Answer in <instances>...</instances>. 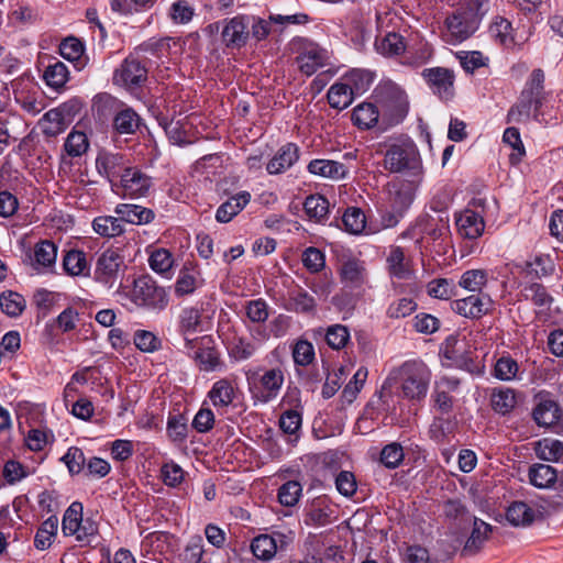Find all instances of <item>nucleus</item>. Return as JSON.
Masks as SVG:
<instances>
[{
  "mask_svg": "<svg viewBox=\"0 0 563 563\" xmlns=\"http://www.w3.org/2000/svg\"><path fill=\"white\" fill-rule=\"evenodd\" d=\"M431 380V372L420 361H407L390 371L386 383L398 384L401 396L410 401L426 398Z\"/></svg>",
  "mask_w": 563,
  "mask_h": 563,
  "instance_id": "f257e3e1",
  "label": "nucleus"
},
{
  "mask_svg": "<svg viewBox=\"0 0 563 563\" xmlns=\"http://www.w3.org/2000/svg\"><path fill=\"white\" fill-rule=\"evenodd\" d=\"M383 166L391 174H408L419 178L423 174L419 150L408 136L397 137L387 145Z\"/></svg>",
  "mask_w": 563,
  "mask_h": 563,
  "instance_id": "f03ea898",
  "label": "nucleus"
},
{
  "mask_svg": "<svg viewBox=\"0 0 563 563\" xmlns=\"http://www.w3.org/2000/svg\"><path fill=\"white\" fill-rule=\"evenodd\" d=\"M120 300L128 299L136 308L161 311L168 303L166 290L148 276L134 278L132 284H120L117 291Z\"/></svg>",
  "mask_w": 563,
  "mask_h": 563,
  "instance_id": "7ed1b4c3",
  "label": "nucleus"
},
{
  "mask_svg": "<svg viewBox=\"0 0 563 563\" xmlns=\"http://www.w3.org/2000/svg\"><path fill=\"white\" fill-rule=\"evenodd\" d=\"M488 10V0H462L459 8L445 20L449 41L463 42L478 29Z\"/></svg>",
  "mask_w": 563,
  "mask_h": 563,
  "instance_id": "20e7f679",
  "label": "nucleus"
},
{
  "mask_svg": "<svg viewBox=\"0 0 563 563\" xmlns=\"http://www.w3.org/2000/svg\"><path fill=\"white\" fill-rule=\"evenodd\" d=\"M373 98L385 124L383 130L399 124L406 118L409 110L408 97L398 85L391 81L379 84Z\"/></svg>",
  "mask_w": 563,
  "mask_h": 563,
  "instance_id": "39448f33",
  "label": "nucleus"
},
{
  "mask_svg": "<svg viewBox=\"0 0 563 563\" xmlns=\"http://www.w3.org/2000/svg\"><path fill=\"white\" fill-rule=\"evenodd\" d=\"M417 190L416 180L395 178L386 185L389 211L383 217L386 227H394L404 217L413 202Z\"/></svg>",
  "mask_w": 563,
  "mask_h": 563,
  "instance_id": "423d86ee",
  "label": "nucleus"
},
{
  "mask_svg": "<svg viewBox=\"0 0 563 563\" xmlns=\"http://www.w3.org/2000/svg\"><path fill=\"white\" fill-rule=\"evenodd\" d=\"M442 353L455 366L471 374L481 375L484 372V365L474 357L475 350L464 339L461 340L456 335L448 336Z\"/></svg>",
  "mask_w": 563,
  "mask_h": 563,
  "instance_id": "0eeeda50",
  "label": "nucleus"
},
{
  "mask_svg": "<svg viewBox=\"0 0 563 563\" xmlns=\"http://www.w3.org/2000/svg\"><path fill=\"white\" fill-rule=\"evenodd\" d=\"M147 79V68L134 55L126 57L113 74L115 85L134 89Z\"/></svg>",
  "mask_w": 563,
  "mask_h": 563,
  "instance_id": "6e6552de",
  "label": "nucleus"
},
{
  "mask_svg": "<svg viewBox=\"0 0 563 563\" xmlns=\"http://www.w3.org/2000/svg\"><path fill=\"white\" fill-rule=\"evenodd\" d=\"M284 380V373L280 368L267 369L261 376L255 372L247 376L249 384L255 385L258 389L256 397L263 402H268L278 396Z\"/></svg>",
  "mask_w": 563,
  "mask_h": 563,
  "instance_id": "1a4fd4ad",
  "label": "nucleus"
},
{
  "mask_svg": "<svg viewBox=\"0 0 563 563\" xmlns=\"http://www.w3.org/2000/svg\"><path fill=\"white\" fill-rule=\"evenodd\" d=\"M429 88L442 100H450L454 96L455 75L445 67L426 68L421 73Z\"/></svg>",
  "mask_w": 563,
  "mask_h": 563,
  "instance_id": "9d476101",
  "label": "nucleus"
},
{
  "mask_svg": "<svg viewBox=\"0 0 563 563\" xmlns=\"http://www.w3.org/2000/svg\"><path fill=\"white\" fill-rule=\"evenodd\" d=\"M123 271L122 256L114 250H107L97 260L95 278L108 287H112Z\"/></svg>",
  "mask_w": 563,
  "mask_h": 563,
  "instance_id": "9b49d317",
  "label": "nucleus"
},
{
  "mask_svg": "<svg viewBox=\"0 0 563 563\" xmlns=\"http://www.w3.org/2000/svg\"><path fill=\"white\" fill-rule=\"evenodd\" d=\"M128 159L120 153L101 152L96 158L98 173L106 177L112 188L118 187L119 180L129 168Z\"/></svg>",
  "mask_w": 563,
  "mask_h": 563,
  "instance_id": "f8f14e48",
  "label": "nucleus"
},
{
  "mask_svg": "<svg viewBox=\"0 0 563 563\" xmlns=\"http://www.w3.org/2000/svg\"><path fill=\"white\" fill-rule=\"evenodd\" d=\"M251 21L250 15H236L223 21L221 36L228 48H241L246 44L250 37Z\"/></svg>",
  "mask_w": 563,
  "mask_h": 563,
  "instance_id": "ddd939ff",
  "label": "nucleus"
},
{
  "mask_svg": "<svg viewBox=\"0 0 563 563\" xmlns=\"http://www.w3.org/2000/svg\"><path fill=\"white\" fill-rule=\"evenodd\" d=\"M536 400L532 416L537 424L547 428L558 424L563 416L559 404L545 394H539Z\"/></svg>",
  "mask_w": 563,
  "mask_h": 563,
  "instance_id": "4468645a",
  "label": "nucleus"
},
{
  "mask_svg": "<svg viewBox=\"0 0 563 563\" xmlns=\"http://www.w3.org/2000/svg\"><path fill=\"white\" fill-rule=\"evenodd\" d=\"M490 305L492 301L487 296L471 295L452 301L451 308L462 317L478 319L488 312Z\"/></svg>",
  "mask_w": 563,
  "mask_h": 563,
  "instance_id": "2eb2a0df",
  "label": "nucleus"
},
{
  "mask_svg": "<svg viewBox=\"0 0 563 563\" xmlns=\"http://www.w3.org/2000/svg\"><path fill=\"white\" fill-rule=\"evenodd\" d=\"M327 59L328 52L314 43H308L296 58L299 69L307 76L324 66Z\"/></svg>",
  "mask_w": 563,
  "mask_h": 563,
  "instance_id": "dca6fc26",
  "label": "nucleus"
},
{
  "mask_svg": "<svg viewBox=\"0 0 563 563\" xmlns=\"http://www.w3.org/2000/svg\"><path fill=\"white\" fill-rule=\"evenodd\" d=\"M151 185V177L140 169L129 166L121 180H119L118 187L120 186L125 195L141 197L147 194Z\"/></svg>",
  "mask_w": 563,
  "mask_h": 563,
  "instance_id": "f3484780",
  "label": "nucleus"
},
{
  "mask_svg": "<svg viewBox=\"0 0 563 563\" xmlns=\"http://www.w3.org/2000/svg\"><path fill=\"white\" fill-rule=\"evenodd\" d=\"M455 223L460 235L470 240L478 239L485 229L483 217L470 209L462 211Z\"/></svg>",
  "mask_w": 563,
  "mask_h": 563,
  "instance_id": "a211bd4d",
  "label": "nucleus"
},
{
  "mask_svg": "<svg viewBox=\"0 0 563 563\" xmlns=\"http://www.w3.org/2000/svg\"><path fill=\"white\" fill-rule=\"evenodd\" d=\"M299 159V147L295 143L282 146L267 163L266 169L271 175H277L289 169Z\"/></svg>",
  "mask_w": 563,
  "mask_h": 563,
  "instance_id": "6ab92c4d",
  "label": "nucleus"
},
{
  "mask_svg": "<svg viewBox=\"0 0 563 563\" xmlns=\"http://www.w3.org/2000/svg\"><path fill=\"white\" fill-rule=\"evenodd\" d=\"M517 267L528 276L543 278L555 271V260L550 254H537L531 260L517 264Z\"/></svg>",
  "mask_w": 563,
  "mask_h": 563,
  "instance_id": "aec40b11",
  "label": "nucleus"
},
{
  "mask_svg": "<svg viewBox=\"0 0 563 563\" xmlns=\"http://www.w3.org/2000/svg\"><path fill=\"white\" fill-rule=\"evenodd\" d=\"M251 201L249 191H240L221 203L216 212V220L220 223L230 222L238 216Z\"/></svg>",
  "mask_w": 563,
  "mask_h": 563,
  "instance_id": "412c9836",
  "label": "nucleus"
},
{
  "mask_svg": "<svg viewBox=\"0 0 563 563\" xmlns=\"http://www.w3.org/2000/svg\"><path fill=\"white\" fill-rule=\"evenodd\" d=\"M541 516L538 508L528 505L525 501H514L507 509L506 518L515 527H526L531 525Z\"/></svg>",
  "mask_w": 563,
  "mask_h": 563,
  "instance_id": "4be33fe9",
  "label": "nucleus"
},
{
  "mask_svg": "<svg viewBox=\"0 0 563 563\" xmlns=\"http://www.w3.org/2000/svg\"><path fill=\"white\" fill-rule=\"evenodd\" d=\"M307 168L312 175L333 180L343 179L347 174V168L344 164L331 159H312Z\"/></svg>",
  "mask_w": 563,
  "mask_h": 563,
  "instance_id": "5701e85b",
  "label": "nucleus"
},
{
  "mask_svg": "<svg viewBox=\"0 0 563 563\" xmlns=\"http://www.w3.org/2000/svg\"><path fill=\"white\" fill-rule=\"evenodd\" d=\"M490 532L492 527L488 523L474 518L471 536L466 540L464 548L461 551V555L471 556L476 554L482 549L485 541H487Z\"/></svg>",
  "mask_w": 563,
  "mask_h": 563,
  "instance_id": "b1692460",
  "label": "nucleus"
},
{
  "mask_svg": "<svg viewBox=\"0 0 563 563\" xmlns=\"http://www.w3.org/2000/svg\"><path fill=\"white\" fill-rule=\"evenodd\" d=\"M115 213L120 217L121 221L139 225L152 222L155 217L152 209L132 203L118 205Z\"/></svg>",
  "mask_w": 563,
  "mask_h": 563,
  "instance_id": "393cba45",
  "label": "nucleus"
},
{
  "mask_svg": "<svg viewBox=\"0 0 563 563\" xmlns=\"http://www.w3.org/2000/svg\"><path fill=\"white\" fill-rule=\"evenodd\" d=\"M57 258V246L48 240L35 244L33 266L36 271H46L55 266Z\"/></svg>",
  "mask_w": 563,
  "mask_h": 563,
  "instance_id": "a878e982",
  "label": "nucleus"
},
{
  "mask_svg": "<svg viewBox=\"0 0 563 563\" xmlns=\"http://www.w3.org/2000/svg\"><path fill=\"white\" fill-rule=\"evenodd\" d=\"M379 115L375 103L363 102L353 109L352 121L360 129L368 130L378 123Z\"/></svg>",
  "mask_w": 563,
  "mask_h": 563,
  "instance_id": "bb28decb",
  "label": "nucleus"
},
{
  "mask_svg": "<svg viewBox=\"0 0 563 563\" xmlns=\"http://www.w3.org/2000/svg\"><path fill=\"white\" fill-rule=\"evenodd\" d=\"M490 404L494 411L507 415L517 406V394L507 387L494 388L490 394Z\"/></svg>",
  "mask_w": 563,
  "mask_h": 563,
  "instance_id": "cd10ccee",
  "label": "nucleus"
},
{
  "mask_svg": "<svg viewBox=\"0 0 563 563\" xmlns=\"http://www.w3.org/2000/svg\"><path fill=\"white\" fill-rule=\"evenodd\" d=\"M23 121L20 115L14 113H4L0 117V155L10 144V139H16L18 133L23 128Z\"/></svg>",
  "mask_w": 563,
  "mask_h": 563,
  "instance_id": "c85d7f7f",
  "label": "nucleus"
},
{
  "mask_svg": "<svg viewBox=\"0 0 563 563\" xmlns=\"http://www.w3.org/2000/svg\"><path fill=\"white\" fill-rule=\"evenodd\" d=\"M333 518V508L329 506L325 500L319 499L313 501L307 510L305 522L307 525L322 527L331 523Z\"/></svg>",
  "mask_w": 563,
  "mask_h": 563,
  "instance_id": "c756f323",
  "label": "nucleus"
},
{
  "mask_svg": "<svg viewBox=\"0 0 563 563\" xmlns=\"http://www.w3.org/2000/svg\"><path fill=\"white\" fill-rule=\"evenodd\" d=\"M330 203L321 195H310L303 202V210L307 217L314 222H324L329 217Z\"/></svg>",
  "mask_w": 563,
  "mask_h": 563,
  "instance_id": "7c9ffc66",
  "label": "nucleus"
},
{
  "mask_svg": "<svg viewBox=\"0 0 563 563\" xmlns=\"http://www.w3.org/2000/svg\"><path fill=\"white\" fill-rule=\"evenodd\" d=\"M140 117L132 108L119 110L113 118V128L120 134H133L140 126Z\"/></svg>",
  "mask_w": 563,
  "mask_h": 563,
  "instance_id": "2f4dec72",
  "label": "nucleus"
},
{
  "mask_svg": "<svg viewBox=\"0 0 563 563\" xmlns=\"http://www.w3.org/2000/svg\"><path fill=\"white\" fill-rule=\"evenodd\" d=\"M195 15V7L187 0H176L167 10V18L175 25L189 24Z\"/></svg>",
  "mask_w": 563,
  "mask_h": 563,
  "instance_id": "473e14b6",
  "label": "nucleus"
},
{
  "mask_svg": "<svg viewBox=\"0 0 563 563\" xmlns=\"http://www.w3.org/2000/svg\"><path fill=\"white\" fill-rule=\"evenodd\" d=\"M208 397L214 407H228L234 398L232 383L225 378L216 382L208 393Z\"/></svg>",
  "mask_w": 563,
  "mask_h": 563,
  "instance_id": "72a5a7b5",
  "label": "nucleus"
},
{
  "mask_svg": "<svg viewBox=\"0 0 563 563\" xmlns=\"http://www.w3.org/2000/svg\"><path fill=\"white\" fill-rule=\"evenodd\" d=\"M558 471L551 465L534 464L529 470L530 483L538 488H548L555 484Z\"/></svg>",
  "mask_w": 563,
  "mask_h": 563,
  "instance_id": "f704fd0d",
  "label": "nucleus"
},
{
  "mask_svg": "<svg viewBox=\"0 0 563 563\" xmlns=\"http://www.w3.org/2000/svg\"><path fill=\"white\" fill-rule=\"evenodd\" d=\"M543 84H544V73L542 69H534L528 82L526 84L525 89L522 92L525 96H528L529 98L534 99V111L538 112L543 103L544 98V91H543Z\"/></svg>",
  "mask_w": 563,
  "mask_h": 563,
  "instance_id": "c9c22d12",
  "label": "nucleus"
},
{
  "mask_svg": "<svg viewBox=\"0 0 563 563\" xmlns=\"http://www.w3.org/2000/svg\"><path fill=\"white\" fill-rule=\"evenodd\" d=\"M327 98L332 108L343 110L352 103L354 95L350 86H346L344 81H341L335 82L330 87Z\"/></svg>",
  "mask_w": 563,
  "mask_h": 563,
  "instance_id": "e433bc0d",
  "label": "nucleus"
},
{
  "mask_svg": "<svg viewBox=\"0 0 563 563\" xmlns=\"http://www.w3.org/2000/svg\"><path fill=\"white\" fill-rule=\"evenodd\" d=\"M285 308L289 311H295L299 313L311 312L316 308L314 298L309 295L302 288L294 289L289 292V297Z\"/></svg>",
  "mask_w": 563,
  "mask_h": 563,
  "instance_id": "4c0bfd02",
  "label": "nucleus"
},
{
  "mask_svg": "<svg viewBox=\"0 0 563 563\" xmlns=\"http://www.w3.org/2000/svg\"><path fill=\"white\" fill-rule=\"evenodd\" d=\"M373 80V73L366 69H352L343 78V81L346 86H350L354 96L362 95L368 90Z\"/></svg>",
  "mask_w": 563,
  "mask_h": 563,
  "instance_id": "58836bf2",
  "label": "nucleus"
},
{
  "mask_svg": "<svg viewBox=\"0 0 563 563\" xmlns=\"http://www.w3.org/2000/svg\"><path fill=\"white\" fill-rule=\"evenodd\" d=\"M38 125L43 134L49 137L60 134L66 128L64 115L58 109L47 111L40 120Z\"/></svg>",
  "mask_w": 563,
  "mask_h": 563,
  "instance_id": "ea45409f",
  "label": "nucleus"
},
{
  "mask_svg": "<svg viewBox=\"0 0 563 563\" xmlns=\"http://www.w3.org/2000/svg\"><path fill=\"white\" fill-rule=\"evenodd\" d=\"M387 263L389 273L394 277L405 279L410 276L409 265L400 246H393L390 249Z\"/></svg>",
  "mask_w": 563,
  "mask_h": 563,
  "instance_id": "a19ab883",
  "label": "nucleus"
},
{
  "mask_svg": "<svg viewBox=\"0 0 563 563\" xmlns=\"http://www.w3.org/2000/svg\"><path fill=\"white\" fill-rule=\"evenodd\" d=\"M63 268L70 276H80L88 273L86 254L82 251L70 250L63 258Z\"/></svg>",
  "mask_w": 563,
  "mask_h": 563,
  "instance_id": "79ce46f5",
  "label": "nucleus"
},
{
  "mask_svg": "<svg viewBox=\"0 0 563 563\" xmlns=\"http://www.w3.org/2000/svg\"><path fill=\"white\" fill-rule=\"evenodd\" d=\"M376 51L387 57L399 55L406 48L401 35L389 32L382 38L375 41Z\"/></svg>",
  "mask_w": 563,
  "mask_h": 563,
  "instance_id": "37998d69",
  "label": "nucleus"
},
{
  "mask_svg": "<svg viewBox=\"0 0 563 563\" xmlns=\"http://www.w3.org/2000/svg\"><path fill=\"white\" fill-rule=\"evenodd\" d=\"M536 453L543 461L563 463V442L554 439H543L537 443Z\"/></svg>",
  "mask_w": 563,
  "mask_h": 563,
  "instance_id": "c03bdc74",
  "label": "nucleus"
},
{
  "mask_svg": "<svg viewBox=\"0 0 563 563\" xmlns=\"http://www.w3.org/2000/svg\"><path fill=\"white\" fill-rule=\"evenodd\" d=\"M251 551L256 559L265 562L272 561L278 552L276 544L267 533L260 534L252 540Z\"/></svg>",
  "mask_w": 563,
  "mask_h": 563,
  "instance_id": "a18cd8bd",
  "label": "nucleus"
},
{
  "mask_svg": "<svg viewBox=\"0 0 563 563\" xmlns=\"http://www.w3.org/2000/svg\"><path fill=\"white\" fill-rule=\"evenodd\" d=\"M58 529V519L56 516L47 518L38 528L34 545L37 550H46L51 547L53 538L56 536Z\"/></svg>",
  "mask_w": 563,
  "mask_h": 563,
  "instance_id": "49530a36",
  "label": "nucleus"
},
{
  "mask_svg": "<svg viewBox=\"0 0 563 563\" xmlns=\"http://www.w3.org/2000/svg\"><path fill=\"white\" fill-rule=\"evenodd\" d=\"M198 275L195 268L184 266L175 284V294L179 297L192 294L198 287Z\"/></svg>",
  "mask_w": 563,
  "mask_h": 563,
  "instance_id": "de8ad7c7",
  "label": "nucleus"
},
{
  "mask_svg": "<svg viewBox=\"0 0 563 563\" xmlns=\"http://www.w3.org/2000/svg\"><path fill=\"white\" fill-rule=\"evenodd\" d=\"M26 302L22 295L15 291H4L0 295V309L9 317H19L25 309Z\"/></svg>",
  "mask_w": 563,
  "mask_h": 563,
  "instance_id": "09e8293b",
  "label": "nucleus"
},
{
  "mask_svg": "<svg viewBox=\"0 0 563 563\" xmlns=\"http://www.w3.org/2000/svg\"><path fill=\"white\" fill-rule=\"evenodd\" d=\"M92 228L96 233L107 238L118 236L124 231L120 217L111 216L97 217L92 222Z\"/></svg>",
  "mask_w": 563,
  "mask_h": 563,
  "instance_id": "8fccbe9b",
  "label": "nucleus"
},
{
  "mask_svg": "<svg viewBox=\"0 0 563 563\" xmlns=\"http://www.w3.org/2000/svg\"><path fill=\"white\" fill-rule=\"evenodd\" d=\"M43 77L49 87L59 89L68 80V69L64 63L56 60L46 67Z\"/></svg>",
  "mask_w": 563,
  "mask_h": 563,
  "instance_id": "3c124183",
  "label": "nucleus"
},
{
  "mask_svg": "<svg viewBox=\"0 0 563 563\" xmlns=\"http://www.w3.org/2000/svg\"><path fill=\"white\" fill-rule=\"evenodd\" d=\"M82 520V505L78 501L73 503L65 511L62 529L65 536H74L78 531Z\"/></svg>",
  "mask_w": 563,
  "mask_h": 563,
  "instance_id": "603ef678",
  "label": "nucleus"
},
{
  "mask_svg": "<svg viewBox=\"0 0 563 563\" xmlns=\"http://www.w3.org/2000/svg\"><path fill=\"white\" fill-rule=\"evenodd\" d=\"M488 274L485 269H470L462 274L459 285L468 291H481L486 285Z\"/></svg>",
  "mask_w": 563,
  "mask_h": 563,
  "instance_id": "864d4df0",
  "label": "nucleus"
},
{
  "mask_svg": "<svg viewBox=\"0 0 563 563\" xmlns=\"http://www.w3.org/2000/svg\"><path fill=\"white\" fill-rule=\"evenodd\" d=\"M534 107V99L521 92L519 101L514 104L507 114V122H522L530 118L531 109Z\"/></svg>",
  "mask_w": 563,
  "mask_h": 563,
  "instance_id": "5fc2aeb1",
  "label": "nucleus"
},
{
  "mask_svg": "<svg viewBox=\"0 0 563 563\" xmlns=\"http://www.w3.org/2000/svg\"><path fill=\"white\" fill-rule=\"evenodd\" d=\"M302 486L297 481H288L278 489V500L285 507L295 506L301 496Z\"/></svg>",
  "mask_w": 563,
  "mask_h": 563,
  "instance_id": "6e6d98bb",
  "label": "nucleus"
},
{
  "mask_svg": "<svg viewBox=\"0 0 563 563\" xmlns=\"http://www.w3.org/2000/svg\"><path fill=\"white\" fill-rule=\"evenodd\" d=\"M64 147L67 154L73 157L85 154L89 147L87 135L79 131L70 132L65 141Z\"/></svg>",
  "mask_w": 563,
  "mask_h": 563,
  "instance_id": "4d7b16f0",
  "label": "nucleus"
},
{
  "mask_svg": "<svg viewBox=\"0 0 563 563\" xmlns=\"http://www.w3.org/2000/svg\"><path fill=\"white\" fill-rule=\"evenodd\" d=\"M404 449L399 443L393 442L385 445L380 452V463L387 468L394 470L404 461Z\"/></svg>",
  "mask_w": 563,
  "mask_h": 563,
  "instance_id": "13d9d810",
  "label": "nucleus"
},
{
  "mask_svg": "<svg viewBox=\"0 0 563 563\" xmlns=\"http://www.w3.org/2000/svg\"><path fill=\"white\" fill-rule=\"evenodd\" d=\"M148 264L154 272L165 274L172 269L174 258L168 250L157 249L150 255Z\"/></svg>",
  "mask_w": 563,
  "mask_h": 563,
  "instance_id": "bf43d9fd",
  "label": "nucleus"
},
{
  "mask_svg": "<svg viewBox=\"0 0 563 563\" xmlns=\"http://www.w3.org/2000/svg\"><path fill=\"white\" fill-rule=\"evenodd\" d=\"M344 228L352 234H360L366 224L365 216L358 208H349L342 218Z\"/></svg>",
  "mask_w": 563,
  "mask_h": 563,
  "instance_id": "052dcab7",
  "label": "nucleus"
},
{
  "mask_svg": "<svg viewBox=\"0 0 563 563\" xmlns=\"http://www.w3.org/2000/svg\"><path fill=\"white\" fill-rule=\"evenodd\" d=\"M135 346L142 352L152 353L161 347L162 341L153 332L137 330L133 338Z\"/></svg>",
  "mask_w": 563,
  "mask_h": 563,
  "instance_id": "680f3d73",
  "label": "nucleus"
},
{
  "mask_svg": "<svg viewBox=\"0 0 563 563\" xmlns=\"http://www.w3.org/2000/svg\"><path fill=\"white\" fill-rule=\"evenodd\" d=\"M428 294L438 299H450L455 296V285L452 280L439 278L428 284Z\"/></svg>",
  "mask_w": 563,
  "mask_h": 563,
  "instance_id": "e2e57ef3",
  "label": "nucleus"
},
{
  "mask_svg": "<svg viewBox=\"0 0 563 563\" xmlns=\"http://www.w3.org/2000/svg\"><path fill=\"white\" fill-rule=\"evenodd\" d=\"M325 340L329 346L334 350H340L349 342L350 332L346 327L342 324H334L328 328Z\"/></svg>",
  "mask_w": 563,
  "mask_h": 563,
  "instance_id": "0e129e2a",
  "label": "nucleus"
},
{
  "mask_svg": "<svg viewBox=\"0 0 563 563\" xmlns=\"http://www.w3.org/2000/svg\"><path fill=\"white\" fill-rule=\"evenodd\" d=\"M195 361L199 365L200 369L206 372L214 371L220 364L218 352L211 347L199 349L196 351Z\"/></svg>",
  "mask_w": 563,
  "mask_h": 563,
  "instance_id": "69168bd1",
  "label": "nucleus"
},
{
  "mask_svg": "<svg viewBox=\"0 0 563 563\" xmlns=\"http://www.w3.org/2000/svg\"><path fill=\"white\" fill-rule=\"evenodd\" d=\"M84 44L76 37H67L59 45L60 55L70 62H78L84 54Z\"/></svg>",
  "mask_w": 563,
  "mask_h": 563,
  "instance_id": "338daca9",
  "label": "nucleus"
},
{
  "mask_svg": "<svg viewBox=\"0 0 563 563\" xmlns=\"http://www.w3.org/2000/svg\"><path fill=\"white\" fill-rule=\"evenodd\" d=\"M366 377L367 369L364 367L358 368L356 373L353 375V378L349 382V384L344 387L342 391V397L347 402H352L356 398V395L362 389L366 380Z\"/></svg>",
  "mask_w": 563,
  "mask_h": 563,
  "instance_id": "774afa93",
  "label": "nucleus"
}]
</instances>
